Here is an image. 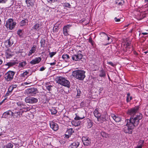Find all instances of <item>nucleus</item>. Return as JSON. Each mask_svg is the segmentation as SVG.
<instances>
[{
    "mask_svg": "<svg viewBox=\"0 0 148 148\" xmlns=\"http://www.w3.org/2000/svg\"><path fill=\"white\" fill-rule=\"evenodd\" d=\"M139 115L138 118H131L130 119L127 120L126 125L123 128V131L125 133H132L134 127L137 126L139 122V120L141 119L142 116L140 114Z\"/></svg>",
    "mask_w": 148,
    "mask_h": 148,
    "instance_id": "nucleus-1",
    "label": "nucleus"
},
{
    "mask_svg": "<svg viewBox=\"0 0 148 148\" xmlns=\"http://www.w3.org/2000/svg\"><path fill=\"white\" fill-rule=\"evenodd\" d=\"M85 72L83 70H77L73 72L72 75L75 78L79 80H83L85 77Z\"/></svg>",
    "mask_w": 148,
    "mask_h": 148,
    "instance_id": "nucleus-2",
    "label": "nucleus"
},
{
    "mask_svg": "<svg viewBox=\"0 0 148 148\" xmlns=\"http://www.w3.org/2000/svg\"><path fill=\"white\" fill-rule=\"evenodd\" d=\"M56 80L57 83L62 86L68 88H69L70 86L69 82L64 77H57L56 79Z\"/></svg>",
    "mask_w": 148,
    "mask_h": 148,
    "instance_id": "nucleus-3",
    "label": "nucleus"
},
{
    "mask_svg": "<svg viewBox=\"0 0 148 148\" xmlns=\"http://www.w3.org/2000/svg\"><path fill=\"white\" fill-rule=\"evenodd\" d=\"M139 107L138 106L135 107L134 108H131L128 111V114L131 115V116L130 118H138V116L140 115V114L142 116L141 119L142 118V115L140 113H137V112L138 110Z\"/></svg>",
    "mask_w": 148,
    "mask_h": 148,
    "instance_id": "nucleus-4",
    "label": "nucleus"
},
{
    "mask_svg": "<svg viewBox=\"0 0 148 148\" xmlns=\"http://www.w3.org/2000/svg\"><path fill=\"white\" fill-rule=\"evenodd\" d=\"M15 72L11 71H9L6 73L4 75V78L5 80L7 81H10L13 78V77Z\"/></svg>",
    "mask_w": 148,
    "mask_h": 148,
    "instance_id": "nucleus-5",
    "label": "nucleus"
},
{
    "mask_svg": "<svg viewBox=\"0 0 148 148\" xmlns=\"http://www.w3.org/2000/svg\"><path fill=\"white\" fill-rule=\"evenodd\" d=\"M26 92L27 94L29 95L33 96L36 94L38 92V90L35 88H31L27 89L26 90Z\"/></svg>",
    "mask_w": 148,
    "mask_h": 148,
    "instance_id": "nucleus-6",
    "label": "nucleus"
},
{
    "mask_svg": "<svg viewBox=\"0 0 148 148\" xmlns=\"http://www.w3.org/2000/svg\"><path fill=\"white\" fill-rule=\"evenodd\" d=\"M25 101L26 103L32 104L36 103L38 100L37 98L33 97H27L25 99Z\"/></svg>",
    "mask_w": 148,
    "mask_h": 148,
    "instance_id": "nucleus-7",
    "label": "nucleus"
},
{
    "mask_svg": "<svg viewBox=\"0 0 148 148\" xmlns=\"http://www.w3.org/2000/svg\"><path fill=\"white\" fill-rule=\"evenodd\" d=\"M16 24L13 22L12 19H10L8 21L6 22L5 26L7 28H9L10 29H12L14 27Z\"/></svg>",
    "mask_w": 148,
    "mask_h": 148,
    "instance_id": "nucleus-8",
    "label": "nucleus"
},
{
    "mask_svg": "<svg viewBox=\"0 0 148 148\" xmlns=\"http://www.w3.org/2000/svg\"><path fill=\"white\" fill-rule=\"evenodd\" d=\"M82 57L83 55L82 54L77 53L72 56V59L73 60L79 61L82 58Z\"/></svg>",
    "mask_w": 148,
    "mask_h": 148,
    "instance_id": "nucleus-9",
    "label": "nucleus"
},
{
    "mask_svg": "<svg viewBox=\"0 0 148 148\" xmlns=\"http://www.w3.org/2000/svg\"><path fill=\"white\" fill-rule=\"evenodd\" d=\"M82 140L83 144L85 145L88 146L91 143V140L90 139L84 137H83L82 138Z\"/></svg>",
    "mask_w": 148,
    "mask_h": 148,
    "instance_id": "nucleus-10",
    "label": "nucleus"
},
{
    "mask_svg": "<svg viewBox=\"0 0 148 148\" xmlns=\"http://www.w3.org/2000/svg\"><path fill=\"white\" fill-rule=\"evenodd\" d=\"M71 26V25H68L64 26L63 30V34L64 35L67 36L69 35L68 30Z\"/></svg>",
    "mask_w": 148,
    "mask_h": 148,
    "instance_id": "nucleus-11",
    "label": "nucleus"
},
{
    "mask_svg": "<svg viewBox=\"0 0 148 148\" xmlns=\"http://www.w3.org/2000/svg\"><path fill=\"white\" fill-rule=\"evenodd\" d=\"M74 132V131L73 129L70 128L68 129L66 132V134H65V137L67 138H69V136Z\"/></svg>",
    "mask_w": 148,
    "mask_h": 148,
    "instance_id": "nucleus-12",
    "label": "nucleus"
},
{
    "mask_svg": "<svg viewBox=\"0 0 148 148\" xmlns=\"http://www.w3.org/2000/svg\"><path fill=\"white\" fill-rule=\"evenodd\" d=\"M41 60V59L40 57H38L31 61L30 62V63L32 64H38L39 63Z\"/></svg>",
    "mask_w": 148,
    "mask_h": 148,
    "instance_id": "nucleus-13",
    "label": "nucleus"
},
{
    "mask_svg": "<svg viewBox=\"0 0 148 148\" xmlns=\"http://www.w3.org/2000/svg\"><path fill=\"white\" fill-rule=\"evenodd\" d=\"M13 41L11 40L10 38L6 40L4 42L5 45V47H10L13 44Z\"/></svg>",
    "mask_w": 148,
    "mask_h": 148,
    "instance_id": "nucleus-14",
    "label": "nucleus"
},
{
    "mask_svg": "<svg viewBox=\"0 0 148 148\" xmlns=\"http://www.w3.org/2000/svg\"><path fill=\"white\" fill-rule=\"evenodd\" d=\"M41 25L38 23H37L33 25L32 27V29L34 31H38L40 29Z\"/></svg>",
    "mask_w": 148,
    "mask_h": 148,
    "instance_id": "nucleus-15",
    "label": "nucleus"
},
{
    "mask_svg": "<svg viewBox=\"0 0 148 148\" xmlns=\"http://www.w3.org/2000/svg\"><path fill=\"white\" fill-rule=\"evenodd\" d=\"M36 46L35 45H33L31 48V49L29 51L28 54L29 56L31 55L32 53H34L36 51Z\"/></svg>",
    "mask_w": 148,
    "mask_h": 148,
    "instance_id": "nucleus-16",
    "label": "nucleus"
},
{
    "mask_svg": "<svg viewBox=\"0 0 148 148\" xmlns=\"http://www.w3.org/2000/svg\"><path fill=\"white\" fill-rule=\"evenodd\" d=\"M50 125L51 127L54 131H56L58 129V126L56 123H52L50 124Z\"/></svg>",
    "mask_w": 148,
    "mask_h": 148,
    "instance_id": "nucleus-17",
    "label": "nucleus"
},
{
    "mask_svg": "<svg viewBox=\"0 0 148 148\" xmlns=\"http://www.w3.org/2000/svg\"><path fill=\"white\" fill-rule=\"evenodd\" d=\"M28 21L27 19H25L22 20L20 23V25L21 26H24L28 25Z\"/></svg>",
    "mask_w": 148,
    "mask_h": 148,
    "instance_id": "nucleus-18",
    "label": "nucleus"
},
{
    "mask_svg": "<svg viewBox=\"0 0 148 148\" xmlns=\"http://www.w3.org/2000/svg\"><path fill=\"white\" fill-rule=\"evenodd\" d=\"M101 35L100 39L101 41L107 40L108 35L104 32H102L100 34Z\"/></svg>",
    "mask_w": 148,
    "mask_h": 148,
    "instance_id": "nucleus-19",
    "label": "nucleus"
},
{
    "mask_svg": "<svg viewBox=\"0 0 148 148\" xmlns=\"http://www.w3.org/2000/svg\"><path fill=\"white\" fill-rule=\"evenodd\" d=\"M94 116L98 119H99L101 116V114L98 111L97 109H96L94 112Z\"/></svg>",
    "mask_w": 148,
    "mask_h": 148,
    "instance_id": "nucleus-20",
    "label": "nucleus"
},
{
    "mask_svg": "<svg viewBox=\"0 0 148 148\" xmlns=\"http://www.w3.org/2000/svg\"><path fill=\"white\" fill-rule=\"evenodd\" d=\"M79 145V143L76 141L71 144V146L70 145V147L71 148H77Z\"/></svg>",
    "mask_w": 148,
    "mask_h": 148,
    "instance_id": "nucleus-21",
    "label": "nucleus"
},
{
    "mask_svg": "<svg viewBox=\"0 0 148 148\" xmlns=\"http://www.w3.org/2000/svg\"><path fill=\"white\" fill-rule=\"evenodd\" d=\"M111 116L116 122H118L121 121V119L119 117L114 115V114H112Z\"/></svg>",
    "mask_w": 148,
    "mask_h": 148,
    "instance_id": "nucleus-22",
    "label": "nucleus"
},
{
    "mask_svg": "<svg viewBox=\"0 0 148 148\" xmlns=\"http://www.w3.org/2000/svg\"><path fill=\"white\" fill-rule=\"evenodd\" d=\"M99 76L101 77L104 78L106 76V72L104 70L102 69L99 71Z\"/></svg>",
    "mask_w": 148,
    "mask_h": 148,
    "instance_id": "nucleus-23",
    "label": "nucleus"
},
{
    "mask_svg": "<svg viewBox=\"0 0 148 148\" xmlns=\"http://www.w3.org/2000/svg\"><path fill=\"white\" fill-rule=\"evenodd\" d=\"M14 115L15 116V118H19L21 116H22V113H20V111H15L14 112Z\"/></svg>",
    "mask_w": 148,
    "mask_h": 148,
    "instance_id": "nucleus-24",
    "label": "nucleus"
},
{
    "mask_svg": "<svg viewBox=\"0 0 148 148\" xmlns=\"http://www.w3.org/2000/svg\"><path fill=\"white\" fill-rule=\"evenodd\" d=\"M25 2L27 4V6H33L34 5V2L32 0H26Z\"/></svg>",
    "mask_w": 148,
    "mask_h": 148,
    "instance_id": "nucleus-25",
    "label": "nucleus"
},
{
    "mask_svg": "<svg viewBox=\"0 0 148 148\" xmlns=\"http://www.w3.org/2000/svg\"><path fill=\"white\" fill-rule=\"evenodd\" d=\"M115 2L116 4L119 5H122L124 3V1L123 0H116Z\"/></svg>",
    "mask_w": 148,
    "mask_h": 148,
    "instance_id": "nucleus-26",
    "label": "nucleus"
},
{
    "mask_svg": "<svg viewBox=\"0 0 148 148\" xmlns=\"http://www.w3.org/2000/svg\"><path fill=\"white\" fill-rule=\"evenodd\" d=\"M6 56L7 58H9L12 56V54L11 53L9 49H8L5 52Z\"/></svg>",
    "mask_w": 148,
    "mask_h": 148,
    "instance_id": "nucleus-27",
    "label": "nucleus"
},
{
    "mask_svg": "<svg viewBox=\"0 0 148 148\" xmlns=\"http://www.w3.org/2000/svg\"><path fill=\"white\" fill-rule=\"evenodd\" d=\"M101 134L103 137L106 138H108L109 137V135L104 131L101 132Z\"/></svg>",
    "mask_w": 148,
    "mask_h": 148,
    "instance_id": "nucleus-28",
    "label": "nucleus"
},
{
    "mask_svg": "<svg viewBox=\"0 0 148 148\" xmlns=\"http://www.w3.org/2000/svg\"><path fill=\"white\" fill-rule=\"evenodd\" d=\"M9 112L10 111H8L6 112H4L3 114L2 117L6 118L8 117V116L10 114Z\"/></svg>",
    "mask_w": 148,
    "mask_h": 148,
    "instance_id": "nucleus-29",
    "label": "nucleus"
},
{
    "mask_svg": "<svg viewBox=\"0 0 148 148\" xmlns=\"http://www.w3.org/2000/svg\"><path fill=\"white\" fill-rule=\"evenodd\" d=\"M62 58L65 61H68L69 60L70 57L67 54L63 55L62 56Z\"/></svg>",
    "mask_w": 148,
    "mask_h": 148,
    "instance_id": "nucleus-30",
    "label": "nucleus"
},
{
    "mask_svg": "<svg viewBox=\"0 0 148 148\" xmlns=\"http://www.w3.org/2000/svg\"><path fill=\"white\" fill-rule=\"evenodd\" d=\"M92 125V122L90 120L88 119L87 121V127L88 128H90Z\"/></svg>",
    "mask_w": 148,
    "mask_h": 148,
    "instance_id": "nucleus-31",
    "label": "nucleus"
},
{
    "mask_svg": "<svg viewBox=\"0 0 148 148\" xmlns=\"http://www.w3.org/2000/svg\"><path fill=\"white\" fill-rule=\"evenodd\" d=\"M45 40L44 39L42 38L40 41L41 46V47H44L45 46Z\"/></svg>",
    "mask_w": 148,
    "mask_h": 148,
    "instance_id": "nucleus-32",
    "label": "nucleus"
},
{
    "mask_svg": "<svg viewBox=\"0 0 148 148\" xmlns=\"http://www.w3.org/2000/svg\"><path fill=\"white\" fill-rule=\"evenodd\" d=\"M16 64V63L14 62H10L7 63L5 65H7L9 66V67H10L12 66H13L14 65Z\"/></svg>",
    "mask_w": 148,
    "mask_h": 148,
    "instance_id": "nucleus-33",
    "label": "nucleus"
},
{
    "mask_svg": "<svg viewBox=\"0 0 148 148\" xmlns=\"http://www.w3.org/2000/svg\"><path fill=\"white\" fill-rule=\"evenodd\" d=\"M26 64L25 62H23L20 63L19 64V66L21 67H23Z\"/></svg>",
    "mask_w": 148,
    "mask_h": 148,
    "instance_id": "nucleus-34",
    "label": "nucleus"
},
{
    "mask_svg": "<svg viewBox=\"0 0 148 148\" xmlns=\"http://www.w3.org/2000/svg\"><path fill=\"white\" fill-rule=\"evenodd\" d=\"M29 73V72L27 71H25L23 72V73L21 74L20 76L21 77H25V76L27 75Z\"/></svg>",
    "mask_w": 148,
    "mask_h": 148,
    "instance_id": "nucleus-35",
    "label": "nucleus"
},
{
    "mask_svg": "<svg viewBox=\"0 0 148 148\" xmlns=\"http://www.w3.org/2000/svg\"><path fill=\"white\" fill-rule=\"evenodd\" d=\"M51 112V113L53 114H55L57 112V110H56L55 109L53 108L52 109L50 110Z\"/></svg>",
    "mask_w": 148,
    "mask_h": 148,
    "instance_id": "nucleus-36",
    "label": "nucleus"
},
{
    "mask_svg": "<svg viewBox=\"0 0 148 148\" xmlns=\"http://www.w3.org/2000/svg\"><path fill=\"white\" fill-rule=\"evenodd\" d=\"M17 34L20 37H22L23 36V34L22 32V30L19 29L17 31Z\"/></svg>",
    "mask_w": 148,
    "mask_h": 148,
    "instance_id": "nucleus-37",
    "label": "nucleus"
},
{
    "mask_svg": "<svg viewBox=\"0 0 148 148\" xmlns=\"http://www.w3.org/2000/svg\"><path fill=\"white\" fill-rule=\"evenodd\" d=\"M16 104L19 107H22V106H24V105L23 103L21 101H18L17 102Z\"/></svg>",
    "mask_w": 148,
    "mask_h": 148,
    "instance_id": "nucleus-38",
    "label": "nucleus"
},
{
    "mask_svg": "<svg viewBox=\"0 0 148 148\" xmlns=\"http://www.w3.org/2000/svg\"><path fill=\"white\" fill-rule=\"evenodd\" d=\"M107 40H108V43H107L106 44L104 45H108L110 44L112 41V40L111 38H110V37H108H108L107 38Z\"/></svg>",
    "mask_w": 148,
    "mask_h": 148,
    "instance_id": "nucleus-39",
    "label": "nucleus"
},
{
    "mask_svg": "<svg viewBox=\"0 0 148 148\" xmlns=\"http://www.w3.org/2000/svg\"><path fill=\"white\" fill-rule=\"evenodd\" d=\"M13 145L11 143H9L5 146V148H12Z\"/></svg>",
    "mask_w": 148,
    "mask_h": 148,
    "instance_id": "nucleus-40",
    "label": "nucleus"
},
{
    "mask_svg": "<svg viewBox=\"0 0 148 148\" xmlns=\"http://www.w3.org/2000/svg\"><path fill=\"white\" fill-rule=\"evenodd\" d=\"M99 118H100L101 120L103 121H106V118L105 115H103L102 117H100Z\"/></svg>",
    "mask_w": 148,
    "mask_h": 148,
    "instance_id": "nucleus-41",
    "label": "nucleus"
},
{
    "mask_svg": "<svg viewBox=\"0 0 148 148\" xmlns=\"http://www.w3.org/2000/svg\"><path fill=\"white\" fill-rule=\"evenodd\" d=\"M56 52H50L49 53V55H50V57L52 58L54 55L56 54Z\"/></svg>",
    "mask_w": 148,
    "mask_h": 148,
    "instance_id": "nucleus-42",
    "label": "nucleus"
},
{
    "mask_svg": "<svg viewBox=\"0 0 148 148\" xmlns=\"http://www.w3.org/2000/svg\"><path fill=\"white\" fill-rule=\"evenodd\" d=\"M84 118V117H80L77 115L76 116V117L75 118V119L76 120H80V119H83Z\"/></svg>",
    "mask_w": 148,
    "mask_h": 148,
    "instance_id": "nucleus-43",
    "label": "nucleus"
},
{
    "mask_svg": "<svg viewBox=\"0 0 148 148\" xmlns=\"http://www.w3.org/2000/svg\"><path fill=\"white\" fill-rule=\"evenodd\" d=\"M52 87V86L50 85L46 86V88L49 91H51L52 90L51 88Z\"/></svg>",
    "mask_w": 148,
    "mask_h": 148,
    "instance_id": "nucleus-44",
    "label": "nucleus"
},
{
    "mask_svg": "<svg viewBox=\"0 0 148 148\" xmlns=\"http://www.w3.org/2000/svg\"><path fill=\"white\" fill-rule=\"evenodd\" d=\"M63 5L64 7L69 8H70V6H71L70 4L68 3H64Z\"/></svg>",
    "mask_w": 148,
    "mask_h": 148,
    "instance_id": "nucleus-45",
    "label": "nucleus"
},
{
    "mask_svg": "<svg viewBox=\"0 0 148 148\" xmlns=\"http://www.w3.org/2000/svg\"><path fill=\"white\" fill-rule=\"evenodd\" d=\"M88 41L92 45H93V40L92 39V38L91 37H90L89 38V39Z\"/></svg>",
    "mask_w": 148,
    "mask_h": 148,
    "instance_id": "nucleus-46",
    "label": "nucleus"
},
{
    "mask_svg": "<svg viewBox=\"0 0 148 148\" xmlns=\"http://www.w3.org/2000/svg\"><path fill=\"white\" fill-rule=\"evenodd\" d=\"M8 0H0V3L4 4L6 3Z\"/></svg>",
    "mask_w": 148,
    "mask_h": 148,
    "instance_id": "nucleus-47",
    "label": "nucleus"
},
{
    "mask_svg": "<svg viewBox=\"0 0 148 148\" xmlns=\"http://www.w3.org/2000/svg\"><path fill=\"white\" fill-rule=\"evenodd\" d=\"M144 142V141L143 140H140L139 141V143L140 144V145H141L142 146H143Z\"/></svg>",
    "mask_w": 148,
    "mask_h": 148,
    "instance_id": "nucleus-48",
    "label": "nucleus"
},
{
    "mask_svg": "<svg viewBox=\"0 0 148 148\" xmlns=\"http://www.w3.org/2000/svg\"><path fill=\"white\" fill-rule=\"evenodd\" d=\"M130 43L129 42H127L126 44V47L127 48V50L129 48V46H130Z\"/></svg>",
    "mask_w": 148,
    "mask_h": 148,
    "instance_id": "nucleus-49",
    "label": "nucleus"
},
{
    "mask_svg": "<svg viewBox=\"0 0 148 148\" xmlns=\"http://www.w3.org/2000/svg\"><path fill=\"white\" fill-rule=\"evenodd\" d=\"M108 64L111 65L113 67L114 66H115V64L111 62H108Z\"/></svg>",
    "mask_w": 148,
    "mask_h": 148,
    "instance_id": "nucleus-50",
    "label": "nucleus"
},
{
    "mask_svg": "<svg viewBox=\"0 0 148 148\" xmlns=\"http://www.w3.org/2000/svg\"><path fill=\"white\" fill-rule=\"evenodd\" d=\"M13 89L12 88V86H11L8 89V92L9 93L11 92Z\"/></svg>",
    "mask_w": 148,
    "mask_h": 148,
    "instance_id": "nucleus-51",
    "label": "nucleus"
},
{
    "mask_svg": "<svg viewBox=\"0 0 148 148\" xmlns=\"http://www.w3.org/2000/svg\"><path fill=\"white\" fill-rule=\"evenodd\" d=\"M114 20L116 22H119L120 21V19L117 18L116 17L115 18Z\"/></svg>",
    "mask_w": 148,
    "mask_h": 148,
    "instance_id": "nucleus-52",
    "label": "nucleus"
},
{
    "mask_svg": "<svg viewBox=\"0 0 148 148\" xmlns=\"http://www.w3.org/2000/svg\"><path fill=\"white\" fill-rule=\"evenodd\" d=\"M13 112H12V111H10V112H11V115L12 116H13V117L15 118V116H14V112L15 111L14 110H13Z\"/></svg>",
    "mask_w": 148,
    "mask_h": 148,
    "instance_id": "nucleus-53",
    "label": "nucleus"
},
{
    "mask_svg": "<svg viewBox=\"0 0 148 148\" xmlns=\"http://www.w3.org/2000/svg\"><path fill=\"white\" fill-rule=\"evenodd\" d=\"M45 68L44 67H42L40 69V71H42L45 70Z\"/></svg>",
    "mask_w": 148,
    "mask_h": 148,
    "instance_id": "nucleus-54",
    "label": "nucleus"
},
{
    "mask_svg": "<svg viewBox=\"0 0 148 148\" xmlns=\"http://www.w3.org/2000/svg\"><path fill=\"white\" fill-rule=\"evenodd\" d=\"M12 86V88L14 89V88H16L17 86V85H13L12 86Z\"/></svg>",
    "mask_w": 148,
    "mask_h": 148,
    "instance_id": "nucleus-55",
    "label": "nucleus"
},
{
    "mask_svg": "<svg viewBox=\"0 0 148 148\" xmlns=\"http://www.w3.org/2000/svg\"><path fill=\"white\" fill-rule=\"evenodd\" d=\"M21 108H22L21 109V110L23 108V109H26L27 111L28 110H27V109L28 108H26V107H25V105H24V106H22V107H21Z\"/></svg>",
    "mask_w": 148,
    "mask_h": 148,
    "instance_id": "nucleus-56",
    "label": "nucleus"
},
{
    "mask_svg": "<svg viewBox=\"0 0 148 148\" xmlns=\"http://www.w3.org/2000/svg\"><path fill=\"white\" fill-rule=\"evenodd\" d=\"M77 95L78 96H79L80 94V93L81 91L79 90H77Z\"/></svg>",
    "mask_w": 148,
    "mask_h": 148,
    "instance_id": "nucleus-57",
    "label": "nucleus"
},
{
    "mask_svg": "<svg viewBox=\"0 0 148 148\" xmlns=\"http://www.w3.org/2000/svg\"><path fill=\"white\" fill-rule=\"evenodd\" d=\"M31 83V82L28 83V82H25L23 84V85L24 86H25L26 85L30 84Z\"/></svg>",
    "mask_w": 148,
    "mask_h": 148,
    "instance_id": "nucleus-58",
    "label": "nucleus"
},
{
    "mask_svg": "<svg viewBox=\"0 0 148 148\" xmlns=\"http://www.w3.org/2000/svg\"><path fill=\"white\" fill-rule=\"evenodd\" d=\"M58 30L57 28L54 27L53 29V32H56Z\"/></svg>",
    "mask_w": 148,
    "mask_h": 148,
    "instance_id": "nucleus-59",
    "label": "nucleus"
},
{
    "mask_svg": "<svg viewBox=\"0 0 148 148\" xmlns=\"http://www.w3.org/2000/svg\"><path fill=\"white\" fill-rule=\"evenodd\" d=\"M143 146L141 145H140L139 146L136 147L135 148H142Z\"/></svg>",
    "mask_w": 148,
    "mask_h": 148,
    "instance_id": "nucleus-60",
    "label": "nucleus"
},
{
    "mask_svg": "<svg viewBox=\"0 0 148 148\" xmlns=\"http://www.w3.org/2000/svg\"><path fill=\"white\" fill-rule=\"evenodd\" d=\"M129 97H127L126 100L128 102L130 101V100L129 99Z\"/></svg>",
    "mask_w": 148,
    "mask_h": 148,
    "instance_id": "nucleus-61",
    "label": "nucleus"
},
{
    "mask_svg": "<svg viewBox=\"0 0 148 148\" xmlns=\"http://www.w3.org/2000/svg\"><path fill=\"white\" fill-rule=\"evenodd\" d=\"M56 64V63L55 62H53V63H50V64L51 65H55Z\"/></svg>",
    "mask_w": 148,
    "mask_h": 148,
    "instance_id": "nucleus-62",
    "label": "nucleus"
},
{
    "mask_svg": "<svg viewBox=\"0 0 148 148\" xmlns=\"http://www.w3.org/2000/svg\"><path fill=\"white\" fill-rule=\"evenodd\" d=\"M142 34L143 35H146L148 34V33H142Z\"/></svg>",
    "mask_w": 148,
    "mask_h": 148,
    "instance_id": "nucleus-63",
    "label": "nucleus"
},
{
    "mask_svg": "<svg viewBox=\"0 0 148 148\" xmlns=\"http://www.w3.org/2000/svg\"><path fill=\"white\" fill-rule=\"evenodd\" d=\"M3 62L2 60L0 58V65H1Z\"/></svg>",
    "mask_w": 148,
    "mask_h": 148,
    "instance_id": "nucleus-64",
    "label": "nucleus"
}]
</instances>
